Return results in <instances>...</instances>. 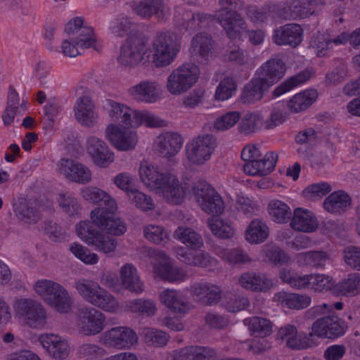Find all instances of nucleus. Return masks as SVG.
Here are the masks:
<instances>
[{
    "label": "nucleus",
    "instance_id": "obj_1",
    "mask_svg": "<svg viewBox=\"0 0 360 360\" xmlns=\"http://www.w3.org/2000/svg\"><path fill=\"white\" fill-rule=\"evenodd\" d=\"M90 221L76 226L81 240L105 254L112 251V205L96 207L90 213Z\"/></svg>",
    "mask_w": 360,
    "mask_h": 360
},
{
    "label": "nucleus",
    "instance_id": "obj_2",
    "mask_svg": "<svg viewBox=\"0 0 360 360\" xmlns=\"http://www.w3.org/2000/svg\"><path fill=\"white\" fill-rule=\"evenodd\" d=\"M195 199L200 207L213 216L208 220V226L214 235L228 238L235 233L232 223L220 217L225 209V205L219 193L210 184L202 182L193 190Z\"/></svg>",
    "mask_w": 360,
    "mask_h": 360
},
{
    "label": "nucleus",
    "instance_id": "obj_3",
    "mask_svg": "<svg viewBox=\"0 0 360 360\" xmlns=\"http://www.w3.org/2000/svg\"><path fill=\"white\" fill-rule=\"evenodd\" d=\"M139 177L149 190L159 194L169 203L179 204L186 195V187L179 184L175 175L159 174L157 169L148 162L141 163Z\"/></svg>",
    "mask_w": 360,
    "mask_h": 360
},
{
    "label": "nucleus",
    "instance_id": "obj_4",
    "mask_svg": "<svg viewBox=\"0 0 360 360\" xmlns=\"http://www.w3.org/2000/svg\"><path fill=\"white\" fill-rule=\"evenodd\" d=\"M285 65L279 60H271L264 64L256 77L244 88L242 100L251 103L260 100L264 94L285 74Z\"/></svg>",
    "mask_w": 360,
    "mask_h": 360
},
{
    "label": "nucleus",
    "instance_id": "obj_5",
    "mask_svg": "<svg viewBox=\"0 0 360 360\" xmlns=\"http://www.w3.org/2000/svg\"><path fill=\"white\" fill-rule=\"evenodd\" d=\"M178 51V47L172 42L169 36L161 34L155 39L152 51L145 43L135 46L131 54V62L136 63L148 61L152 53L155 65L165 66L174 60Z\"/></svg>",
    "mask_w": 360,
    "mask_h": 360
},
{
    "label": "nucleus",
    "instance_id": "obj_6",
    "mask_svg": "<svg viewBox=\"0 0 360 360\" xmlns=\"http://www.w3.org/2000/svg\"><path fill=\"white\" fill-rule=\"evenodd\" d=\"M34 290L48 305L58 312L65 314L71 309V297L60 283L51 280H39L34 283Z\"/></svg>",
    "mask_w": 360,
    "mask_h": 360
},
{
    "label": "nucleus",
    "instance_id": "obj_7",
    "mask_svg": "<svg viewBox=\"0 0 360 360\" xmlns=\"http://www.w3.org/2000/svg\"><path fill=\"white\" fill-rule=\"evenodd\" d=\"M200 75L198 65L191 62L185 63L169 74L166 89L170 94L179 96L191 89L198 82Z\"/></svg>",
    "mask_w": 360,
    "mask_h": 360
},
{
    "label": "nucleus",
    "instance_id": "obj_8",
    "mask_svg": "<svg viewBox=\"0 0 360 360\" xmlns=\"http://www.w3.org/2000/svg\"><path fill=\"white\" fill-rule=\"evenodd\" d=\"M237 0H220L216 18L232 39H243L246 36V26L236 14Z\"/></svg>",
    "mask_w": 360,
    "mask_h": 360
},
{
    "label": "nucleus",
    "instance_id": "obj_9",
    "mask_svg": "<svg viewBox=\"0 0 360 360\" xmlns=\"http://www.w3.org/2000/svg\"><path fill=\"white\" fill-rule=\"evenodd\" d=\"M310 288L315 291L330 290L333 294L354 295L360 292V274L350 276L341 285H334L333 280L326 275H311Z\"/></svg>",
    "mask_w": 360,
    "mask_h": 360
},
{
    "label": "nucleus",
    "instance_id": "obj_10",
    "mask_svg": "<svg viewBox=\"0 0 360 360\" xmlns=\"http://www.w3.org/2000/svg\"><path fill=\"white\" fill-rule=\"evenodd\" d=\"M117 127L130 126L137 127L141 124L150 127L159 125L157 118L146 111H134L121 103H114V124Z\"/></svg>",
    "mask_w": 360,
    "mask_h": 360
},
{
    "label": "nucleus",
    "instance_id": "obj_11",
    "mask_svg": "<svg viewBox=\"0 0 360 360\" xmlns=\"http://www.w3.org/2000/svg\"><path fill=\"white\" fill-rule=\"evenodd\" d=\"M77 91L78 98L74 107L75 118L83 126L91 127L96 124L97 119L92 92L84 86L78 88Z\"/></svg>",
    "mask_w": 360,
    "mask_h": 360
},
{
    "label": "nucleus",
    "instance_id": "obj_12",
    "mask_svg": "<svg viewBox=\"0 0 360 360\" xmlns=\"http://www.w3.org/2000/svg\"><path fill=\"white\" fill-rule=\"evenodd\" d=\"M15 312L31 328H41L46 320V312L42 305L32 299H20L16 301Z\"/></svg>",
    "mask_w": 360,
    "mask_h": 360
},
{
    "label": "nucleus",
    "instance_id": "obj_13",
    "mask_svg": "<svg viewBox=\"0 0 360 360\" xmlns=\"http://www.w3.org/2000/svg\"><path fill=\"white\" fill-rule=\"evenodd\" d=\"M78 330L85 335L98 334L105 327L103 313L91 307H82L77 312Z\"/></svg>",
    "mask_w": 360,
    "mask_h": 360
},
{
    "label": "nucleus",
    "instance_id": "obj_14",
    "mask_svg": "<svg viewBox=\"0 0 360 360\" xmlns=\"http://www.w3.org/2000/svg\"><path fill=\"white\" fill-rule=\"evenodd\" d=\"M58 170L68 180L86 184L91 180V172L85 165L70 158H63L58 164Z\"/></svg>",
    "mask_w": 360,
    "mask_h": 360
},
{
    "label": "nucleus",
    "instance_id": "obj_15",
    "mask_svg": "<svg viewBox=\"0 0 360 360\" xmlns=\"http://www.w3.org/2000/svg\"><path fill=\"white\" fill-rule=\"evenodd\" d=\"M345 326L335 317H326L315 321L309 333L311 338H335L343 335Z\"/></svg>",
    "mask_w": 360,
    "mask_h": 360
},
{
    "label": "nucleus",
    "instance_id": "obj_16",
    "mask_svg": "<svg viewBox=\"0 0 360 360\" xmlns=\"http://www.w3.org/2000/svg\"><path fill=\"white\" fill-rule=\"evenodd\" d=\"M214 147V143L210 136L198 137L187 144V158L193 163L202 164L210 159Z\"/></svg>",
    "mask_w": 360,
    "mask_h": 360
},
{
    "label": "nucleus",
    "instance_id": "obj_17",
    "mask_svg": "<svg viewBox=\"0 0 360 360\" xmlns=\"http://www.w3.org/2000/svg\"><path fill=\"white\" fill-rule=\"evenodd\" d=\"M13 210L18 219L25 224H34L41 219L39 205L32 199L18 198L13 203Z\"/></svg>",
    "mask_w": 360,
    "mask_h": 360
},
{
    "label": "nucleus",
    "instance_id": "obj_18",
    "mask_svg": "<svg viewBox=\"0 0 360 360\" xmlns=\"http://www.w3.org/2000/svg\"><path fill=\"white\" fill-rule=\"evenodd\" d=\"M86 150L95 165L105 168L111 163V153L105 143L94 136L86 140Z\"/></svg>",
    "mask_w": 360,
    "mask_h": 360
},
{
    "label": "nucleus",
    "instance_id": "obj_19",
    "mask_svg": "<svg viewBox=\"0 0 360 360\" xmlns=\"http://www.w3.org/2000/svg\"><path fill=\"white\" fill-rule=\"evenodd\" d=\"M278 336L284 340L289 347L293 349H307L318 345L317 340L311 338L309 334L298 333L296 328L291 326L281 328L278 330Z\"/></svg>",
    "mask_w": 360,
    "mask_h": 360
},
{
    "label": "nucleus",
    "instance_id": "obj_20",
    "mask_svg": "<svg viewBox=\"0 0 360 360\" xmlns=\"http://www.w3.org/2000/svg\"><path fill=\"white\" fill-rule=\"evenodd\" d=\"M157 257L158 261L154 266V273L157 276L172 282L181 281L184 279L183 271L174 267L165 253H158Z\"/></svg>",
    "mask_w": 360,
    "mask_h": 360
},
{
    "label": "nucleus",
    "instance_id": "obj_21",
    "mask_svg": "<svg viewBox=\"0 0 360 360\" xmlns=\"http://www.w3.org/2000/svg\"><path fill=\"white\" fill-rule=\"evenodd\" d=\"M277 156L272 152L267 153L262 158L246 162L244 165V172L252 176H265L271 173L276 165Z\"/></svg>",
    "mask_w": 360,
    "mask_h": 360
},
{
    "label": "nucleus",
    "instance_id": "obj_22",
    "mask_svg": "<svg viewBox=\"0 0 360 360\" xmlns=\"http://www.w3.org/2000/svg\"><path fill=\"white\" fill-rule=\"evenodd\" d=\"M131 94L139 101L153 103L160 98L161 91L156 82L143 81L131 89Z\"/></svg>",
    "mask_w": 360,
    "mask_h": 360
},
{
    "label": "nucleus",
    "instance_id": "obj_23",
    "mask_svg": "<svg viewBox=\"0 0 360 360\" xmlns=\"http://www.w3.org/2000/svg\"><path fill=\"white\" fill-rule=\"evenodd\" d=\"M40 341L43 347L56 359L63 360L68 356L70 353L69 345L60 337L49 334L41 336Z\"/></svg>",
    "mask_w": 360,
    "mask_h": 360
},
{
    "label": "nucleus",
    "instance_id": "obj_24",
    "mask_svg": "<svg viewBox=\"0 0 360 360\" xmlns=\"http://www.w3.org/2000/svg\"><path fill=\"white\" fill-rule=\"evenodd\" d=\"M133 8L138 15L144 18L155 15L161 19L167 13L162 0H134Z\"/></svg>",
    "mask_w": 360,
    "mask_h": 360
},
{
    "label": "nucleus",
    "instance_id": "obj_25",
    "mask_svg": "<svg viewBox=\"0 0 360 360\" xmlns=\"http://www.w3.org/2000/svg\"><path fill=\"white\" fill-rule=\"evenodd\" d=\"M290 225L295 230L311 232L318 227V221L314 214L309 210L296 208L293 212Z\"/></svg>",
    "mask_w": 360,
    "mask_h": 360
},
{
    "label": "nucleus",
    "instance_id": "obj_26",
    "mask_svg": "<svg viewBox=\"0 0 360 360\" xmlns=\"http://www.w3.org/2000/svg\"><path fill=\"white\" fill-rule=\"evenodd\" d=\"M274 37L279 45L296 46L302 40V30L298 25H288L276 30Z\"/></svg>",
    "mask_w": 360,
    "mask_h": 360
},
{
    "label": "nucleus",
    "instance_id": "obj_27",
    "mask_svg": "<svg viewBox=\"0 0 360 360\" xmlns=\"http://www.w3.org/2000/svg\"><path fill=\"white\" fill-rule=\"evenodd\" d=\"M315 89H306L295 94L287 102V106L292 112H299L309 108L318 98Z\"/></svg>",
    "mask_w": 360,
    "mask_h": 360
},
{
    "label": "nucleus",
    "instance_id": "obj_28",
    "mask_svg": "<svg viewBox=\"0 0 360 360\" xmlns=\"http://www.w3.org/2000/svg\"><path fill=\"white\" fill-rule=\"evenodd\" d=\"M350 196L343 191H337L330 194L323 202V208L328 212L337 214L345 212L351 206Z\"/></svg>",
    "mask_w": 360,
    "mask_h": 360
},
{
    "label": "nucleus",
    "instance_id": "obj_29",
    "mask_svg": "<svg viewBox=\"0 0 360 360\" xmlns=\"http://www.w3.org/2000/svg\"><path fill=\"white\" fill-rule=\"evenodd\" d=\"M130 126L114 129V146L118 150H127L133 148L137 141L136 135Z\"/></svg>",
    "mask_w": 360,
    "mask_h": 360
},
{
    "label": "nucleus",
    "instance_id": "obj_30",
    "mask_svg": "<svg viewBox=\"0 0 360 360\" xmlns=\"http://www.w3.org/2000/svg\"><path fill=\"white\" fill-rule=\"evenodd\" d=\"M269 231L266 224L259 219L252 220L245 232L247 241L253 244L264 242L269 236Z\"/></svg>",
    "mask_w": 360,
    "mask_h": 360
},
{
    "label": "nucleus",
    "instance_id": "obj_31",
    "mask_svg": "<svg viewBox=\"0 0 360 360\" xmlns=\"http://www.w3.org/2000/svg\"><path fill=\"white\" fill-rule=\"evenodd\" d=\"M274 299L283 306L296 309L305 308L311 302V298L307 295L286 293L285 292H278L275 295Z\"/></svg>",
    "mask_w": 360,
    "mask_h": 360
},
{
    "label": "nucleus",
    "instance_id": "obj_32",
    "mask_svg": "<svg viewBox=\"0 0 360 360\" xmlns=\"http://www.w3.org/2000/svg\"><path fill=\"white\" fill-rule=\"evenodd\" d=\"M264 115L262 111L247 113L243 117L240 124V130L245 134L255 132L264 128Z\"/></svg>",
    "mask_w": 360,
    "mask_h": 360
},
{
    "label": "nucleus",
    "instance_id": "obj_33",
    "mask_svg": "<svg viewBox=\"0 0 360 360\" xmlns=\"http://www.w3.org/2000/svg\"><path fill=\"white\" fill-rule=\"evenodd\" d=\"M267 210L273 221L278 224L286 223L291 213L290 206L278 199H274L269 202Z\"/></svg>",
    "mask_w": 360,
    "mask_h": 360
},
{
    "label": "nucleus",
    "instance_id": "obj_34",
    "mask_svg": "<svg viewBox=\"0 0 360 360\" xmlns=\"http://www.w3.org/2000/svg\"><path fill=\"white\" fill-rule=\"evenodd\" d=\"M85 300L91 304L100 307L105 311L112 310V303L110 295L96 283V287L91 291Z\"/></svg>",
    "mask_w": 360,
    "mask_h": 360
},
{
    "label": "nucleus",
    "instance_id": "obj_35",
    "mask_svg": "<svg viewBox=\"0 0 360 360\" xmlns=\"http://www.w3.org/2000/svg\"><path fill=\"white\" fill-rule=\"evenodd\" d=\"M176 255L179 259L190 265L209 267L210 264L215 262V260L205 256L202 252L190 251V252L188 253V250L184 248H178Z\"/></svg>",
    "mask_w": 360,
    "mask_h": 360
},
{
    "label": "nucleus",
    "instance_id": "obj_36",
    "mask_svg": "<svg viewBox=\"0 0 360 360\" xmlns=\"http://www.w3.org/2000/svg\"><path fill=\"white\" fill-rule=\"evenodd\" d=\"M176 239L186 245L191 250H197L202 245V240L199 234L193 229L179 226L174 233Z\"/></svg>",
    "mask_w": 360,
    "mask_h": 360
},
{
    "label": "nucleus",
    "instance_id": "obj_37",
    "mask_svg": "<svg viewBox=\"0 0 360 360\" xmlns=\"http://www.w3.org/2000/svg\"><path fill=\"white\" fill-rule=\"evenodd\" d=\"M82 197L87 201L98 205H105V207L112 205V198L110 195L106 191L96 187L88 186L82 191Z\"/></svg>",
    "mask_w": 360,
    "mask_h": 360
},
{
    "label": "nucleus",
    "instance_id": "obj_38",
    "mask_svg": "<svg viewBox=\"0 0 360 360\" xmlns=\"http://www.w3.org/2000/svg\"><path fill=\"white\" fill-rule=\"evenodd\" d=\"M312 74V71L305 70L285 80L276 88L274 91V96L276 97L281 96L290 91L294 88L303 84L310 78Z\"/></svg>",
    "mask_w": 360,
    "mask_h": 360
},
{
    "label": "nucleus",
    "instance_id": "obj_39",
    "mask_svg": "<svg viewBox=\"0 0 360 360\" xmlns=\"http://www.w3.org/2000/svg\"><path fill=\"white\" fill-rule=\"evenodd\" d=\"M244 323L252 333L260 337L269 335L273 330L271 322L262 317L246 319Z\"/></svg>",
    "mask_w": 360,
    "mask_h": 360
},
{
    "label": "nucleus",
    "instance_id": "obj_40",
    "mask_svg": "<svg viewBox=\"0 0 360 360\" xmlns=\"http://www.w3.org/2000/svg\"><path fill=\"white\" fill-rule=\"evenodd\" d=\"M122 279L124 285L131 291L140 292L143 285L140 281L136 269L131 265H126L122 269Z\"/></svg>",
    "mask_w": 360,
    "mask_h": 360
},
{
    "label": "nucleus",
    "instance_id": "obj_41",
    "mask_svg": "<svg viewBox=\"0 0 360 360\" xmlns=\"http://www.w3.org/2000/svg\"><path fill=\"white\" fill-rule=\"evenodd\" d=\"M137 340L135 333L129 328H114V347H129L136 343Z\"/></svg>",
    "mask_w": 360,
    "mask_h": 360
},
{
    "label": "nucleus",
    "instance_id": "obj_42",
    "mask_svg": "<svg viewBox=\"0 0 360 360\" xmlns=\"http://www.w3.org/2000/svg\"><path fill=\"white\" fill-rule=\"evenodd\" d=\"M281 278L290 286L300 289L307 286L310 287L311 276L300 275L291 269H284L281 272Z\"/></svg>",
    "mask_w": 360,
    "mask_h": 360
},
{
    "label": "nucleus",
    "instance_id": "obj_43",
    "mask_svg": "<svg viewBox=\"0 0 360 360\" xmlns=\"http://www.w3.org/2000/svg\"><path fill=\"white\" fill-rule=\"evenodd\" d=\"M165 151L162 153L168 155L175 154L182 146L181 136L177 133H167L160 137Z\"/></svg>",
    "mask_w": 360,
    "mask_h": 360
},
{
    "label": "nucleus",
    "instance_id": "obj_44",
    "mask_svg": "<svg viewBox=\"0 0 360 360\" xmlns=\"http://www.w3.org/2000/svg\"><path fill=\"white\" fill-rule=\"evenodd\" d=\"M332 188L328 183L319 182L307 186L302 191V195L308 200H316L328 194Z\"/></svg>",
    "mask_w": 360,
    "mask_h": 360
},
{
    "label": "nucleus",
    "instance_id": "obj_45",
    "mask_svg": "<svg viewBox=\"0 0 360 360\" xmlns=\"http://www.w3.org/2000/svg\"><path fill=\"white\" fill-rule=\"evenodd\" d=\"M70 251L82 262L88 265H94L98 263V256L91 252L89 249L82 245L74 243L70 245Z\"/></svg>",
    "mask_w": 360,
    "mask_h": 360
},
{
    "label": "nucleus",
    "instance_id": "obj_46",
    "mask_svg": "<svg viewBox=\"0 0 360 360\" xmlns=\"http://www.w3.org/2000/svg\"><path fill=\"white\" fill-rule=\"evenodd\" d=\"M240 283L243 287L253 290H265L271 284L268 280L253 273L243 274L240 277Z\"/></svg>",
    "mask_w": 360,
    "mask_h": 360
},
{
    "label": "nucleus",
    "instance_id": "obj_47",
    "mask_svg": "<svg viewBox=\"0 0 360 360\" xmlns=\"http://www.w3.org/2000/svg\"><path fill=\"white\" fill-rule=\"evenodd\" d=\"M345 35L346 34H341L333 41H328L324 37H319L311 42V46L314 49L317 56H323L327 54L328 49L333 48V44L338 45L345 44L347 40H342V37Z\"/></svg>",
    "mask_w": 360,
    "mask_h": 360
},
{
    "label": "nucleus",
    "instance_id": "obj_48",
    "mask_svg": "<svg viewBox=\"0 0 360 360\" xmlns=\"http://www.w3.org/2000/svg\"><path fill=\"white\" fill-rule=\"evenodd\" d=\"M58 202L64 212L68 216L78 214L80 205L76 198L70 193L59 194Z\"/></svg>",
    "mask_w": 360,
    "mask_h": 360
},
{
    "label": "nucleus",
    "instance_id": "obj_49",
    "mask_svg": "<svg viewBox=\"0 0 360 360\" xmlns=\"http://www.w3.org/2000/svg\"><path fill=\"white\" fill-rule=\"evenodd\" d=\"M240 119V115L238 112L230 111L219 116L214 122V127L217 130H228L234 127Z\"/></svg>",
    "mask_w": 360,
    "mask_h": 360
},
{
    "label": "nucleus",
    "instance_id": "obj_50",
    "mask_svg": "<svg viewBox=\"0 0 360 360\" xmlns=\"http://www.w3.org/2000/svg\"><path fill=\"white\" fill-rule=\"evenodd\" d=\"M70 39L81 49H89L92 46L95 48L96 39L92 27H84L78 34L70 37Z\"/></svg>",
    "mask_w": 360,
    "mask_h": 360
},
{
    "label": "nucleus",
    "instance_id": "obj_51",
    "mask_svg": "<svg viewBox=\"0 0 360 360\" xmlns=\"http://www.w3.org/2000/svg\"><path fill=\"white\" fill-rule=\"evenodd\" d=\"M236 89L234 81L231 78L222 80L217 86L215 98L219 101H226L232 97Z\"/></svg>",
    "mask_w": 360,
    "mask_h": 360
},
{
    "label": "nucleus",
    "instance_id": "obj_52",
    "mask_svg": "<svg viewBox=\"0 0 360 360\" xmlns=\"http://www.w3.org/2000/svg\"><path fill=\"white\" fill-rule=\"evenodd\" d=\"M141 336L146 342L154 346H162L168 340L166 333L154 329H144L141 333Z\"/></svg>",
    "mask_w": 360,
    "mask_h": 360
},
{
    "label": "nucleus",
    "instance_id": "obj_53",
    "mask_svg": "<svg viewBox=\"0 0 360 360\" xmlns=\"http://www.w3.org/2000/svg\"><path fill=\"white\" fill-rule=\"evenodd\" d=\"M219 292L218 288L214 285H200L194 289V293L199 300L209 303H212L217 299Z\"/></svg>",
    "mask_w": 360,
    "mask_h": 360
},
{
    "label": "nucleus",
    "instance_id": "obj_54",
    "mask_svg": "<svg viewBox=\"0 0 360 360\" xmlns=\"http://www.w3.org/2000/svg\"><path fill=\"white\" fill-rule=\"evenodd\" d=\"M284 104L285 103L283 102L273 108L269 118L265 121V129H273L284 122L285 120V116L283 111Z\"/></svg>",
    "mask_w": 360,
    "mask_h": 360
},
{
    "label": "nucleus",
    "instance_id": "obj_55",
    "mask_svg": "<svg viewBox=\"0 0 360 360\" xmlns=\"http://www.w3.org/2000/svg\"><path fill=\"white\" fill-rule=\"evenodd\" d=\"M160 300L168 308L174 311H181V301L177 292L165 290L160 294Z\"/></svg>",
    "mask_w": 360,
    "mask_h": 360
},
{
    "label": "nucleus",
    "instance_id": "obj_56",
    "mask_svg": "<svg viewBox=\"0 0 360 360\" xmlns=\"http://www.w3.org/2000/svg\"><path fill=\"white\" fill-rule=\"evenodd\" d=\"M129 198L143 210H149L153 207L152 200L137 190L131 191Z\"/></svg>",
    "mask_w": 360,
    "mask_h": 360
},
{
    "label": "nucleus",
    "instance_id": "obj_57",
    "mask_svg": "<svg viewBox=\"0 0 360 360\" xmlns=\"http://www.w3.org/2000/svg\"><path fill=\"white\" fill-rule=\"evenodd\" d=\"M328 0H294L295 7H300L305 11L300 15L301 17L314 13L316 6L326 4Z\"/></svg>",
    "mask_w": 360,
    "mask_h": 360
},
{
    "label": "nucleus",
    "instance_id": "obj_58",
    "mask_svg": "<svg viewBox=\"0 0 360 360\" xmlns=\"http://www.w3.org/2000/svg\"><path fill=\"white\" fill-rule=\"evenodd\" d=\"M145 237L154 243H160L167 237V233L158 226L149 225L144 229Z\"/></svg>",
    "mask_w": 360,
    "mask_h": 360
},
{
    "label": "nucleus",
    "instance_id": "obj_59",
    "mask_svg": "<svg viewBox=\"0 0 360 360\" xmlns=\"http://www.w3.org/2000/svg\"><path fill=\"white\" fill-rule=\"evenodd\" d=\"M304 263L307 265L321 266L329 259L328 255L324 252H311L304 255Z\"/></svg>",
    "mask_w": 360,
    "mask_h": 360
},
{
    "label": "nucleus",
    "instance_id": "obj_60",
    "mask_svg": "<svg viewBox=\"0 0 360 360\" xmlns=\"http://www.w3.org/2000/svg\"><path fill=\"white\" fill-rule=\"evenodd\" d=\"M201 348L186 347L175 354L174 360H201Z\"/></svg>",
    "mask_w": 360,
    "mask_h": 360
},
{
    "label": "nucleus",
    "instance_id": "obj_61",
    "mask_svg": "<svg viewBox=\"0 0 360 360\" xmlns=\"http://www.w3.org/2000/svg\"><path fill=\"white\" fill-rule=\"evenodd\" d=\"M45 231L53 241H61L66 238V233L63 227L54 221H49L46 225Z\"/></svg>",
    "mask_w": 360,
    "mask_h": 360
},
{
    "label": "nucleus",
    "instance_id": "obj_62",
    "mask_svg": "<svg viewBox=\"0 0 360 360\" xmlns=\"http://www.w3.org/2000/svg\"><path fill=\"white\" fill-rule=\"evenodd\" d=\"M96 282L89 279H79L75 281L74 288L78 293L85 300L94 287H96Z\"/></svg>",
    "mask_w": 360,
    "mask_h": 360
},
{
    "label": "nucleus",
    "instance_id": "obj_63",
    "mask_svg": "<svg viewBox=\"0 0 360 360\" xmlns=\"http://www.w3.org/2000/svg\"><path fill=\"white\" fill-rule=\"evenodd\" d=\"M346 352L345 347L340 345H333L328 347L324 352L326 360H340Z\"/></svg>",
    "mask_w": 360,
    "mask_h": 360
},
{
    "label": "nucleus",
    "instance_id": "obj_64",
    "mask_svg": "<svg viewBox=\"0 0 360 360\" xmlns=\"http://www.w3.org/2000/svg\"><path fill=\"white\" fill-rule=\"evenodd\" d=\"M346 263L353 268L360 270V252L355 248H348L345 252Z\"/></svg>",
    "mask_w": 360,
    "mask_h": 360
}]
</instances>
